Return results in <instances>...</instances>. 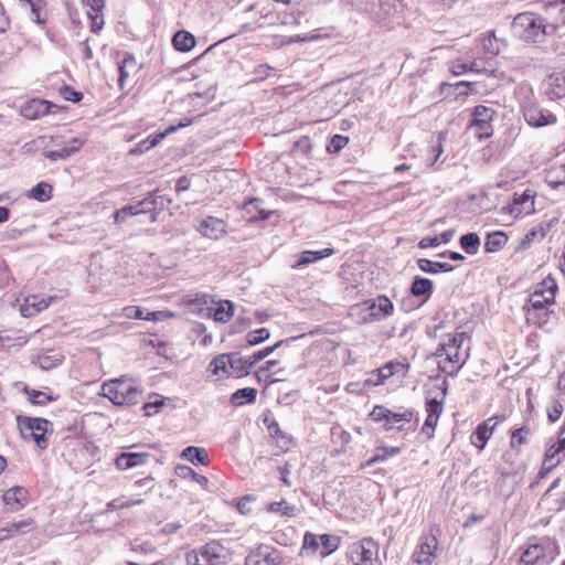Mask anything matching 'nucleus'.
I'll use <instances>...</instances> for the list:
<instances>
[{
	"label": "nucleus",
	"instance_id": "11",
	"mask_svg": "<svg viewBox=\"0 0 565 565\" xmlns=\"http://www.w3.org/2000/svg\"><path fill=\"white\" fill-rule=\"evenodd\" d=\"M58 106L45 99L33 98L21 108V115L30 120H35L49 114H55Z\"/></svg>",
	"mask_w": 565,
	"mask_h": 565
},
{
	"label": "nucleus",
	"instance_id": "30",
	"mask_svg": "<svg viewBox=\"0 0 565 565\" xmlns=\"http://www.w3.org/2000/svg\"><path fill=\"white\" fill-rule=\"evenodd\" d=\"M534 193L531 190H525L519 196L515 195L512 212L521 213H530L534 210Z\"/></svg>",
	"mask_w": 565,
	"mask_h": 565
},
{
	"label": "nucleus",
	"instance_id": "62",
	"mask_svg": "<svg viewBox=\"0 0 565 565\" xmlns=\"http://www.w3.org/2000/svg\"><path fill=\"white\" fill-rule=\"evenodd\" d=\"M437 417H434L431 415H427L426 420L422 427V433L427 435V438H433L435 433V427L438 423Z\"/></svg>",
	"mask_w": 565,
	"mask_h": 565
},
{
	"label": "nucleus",
	"instance_id": "29",
	"mask_svg": "<svg viewBox=\"0 0 565 565\" xmlns=\"http://www.w3.org/2000/svg\"><path fill=\"white\" fill-rule=\"evenodd\" d=\"M149 194L152 201V216L150 217V222L154 223L158 221L159 214L172 203V199L168 195L160 194L158 190L152 191Z\"/></svg>",
	"mask_w": 565,
	"mask_h": 565
},
{
	"label": "nucleus",
	"instance_id": "18",
	"mask_svg": "<svg viewBox=\"0 0 565 565\" xmlns=\"http://www.w3.org/2000/svg\"><path fill=\"white\" fill-rule=\"evenodd\" d=\"M140 66L132 53L126 52L121 61L118 62V86L120 89L125 88L126 79L131 75L138 73Z\"/></svg>",
	"mask_w": 565,
	"mask_h": 565
},
{
	"label": "nucleus",
	"instance_id": "9",
	"mask_svg": "<svg viewBox=\"0 0 565 565\" xmlns=\"http://www.w3.org/2000/svg\"><path fill=\"white\" fill-rule=\"evenodd\" d=\"M437 546L438 541L433 533L422 535L412 555V561L417 565H431L435 559Z\"/></svg>",
	"mask_w": 565,
	"mask_h": 565
},
{
	"label": "nucleus",
	"instance_id": "43",
	"mask_svg": "<svg viewBox=\"0 0 565 565\" xmlns=\"http://www.w3.org/2000/svg\"><path fill=\"white\" fill-rule=\"evenodd\" d=\"M264 423L267 425V429L273 438L281 439V448L288 449L289 444L291 443V438H289L279 427L278 423L274 419L269 422L268 418L264 419Z\"/></svg>",
	"mask_w": 565,
	"mask_h": 565
},
{
	"label": "nucleus",
	"instance_id": "2",
	"mask_svg": "<svg viewBox=\"0 0 565 565\" xmlns=\"http://www.w3.org/2000/svg\"><path fill=\"white\" fill-rule=\"evenodd\" d=\"M514 26L522 28V38L526 42L542 43L547 35L556 32V25L548 23L543 17L523 12L514 18Z\"/></svg>",
	"mask_w": 565,
	"mask_h": 565
},
{
	"label": "nucleus",
	"instance_id": "31",
	"mask_svg": "<svg viewBox=\"0 0 565 565\" xmlns=\"http://www.w3.org/2000/svg\"><path fill=\"white\" fill-rule=\"evenodd\" d=\"M508 243V236L504 232L498 231L487 235L484 242V249L488 253H495L501 250Z\"/></svg>",
	"mask_w": 565,
	"mask_h": 565
},
{
	"label": "nucleus",
	"instance_id": "49",
	"mask_svg": "<svg viewBox=\"0 0 565 565\" xmlns=\"http://www.w3.org/2000/svg\"><path fill=\"white\" fill-rule=\"evenodd\" d=\"M270 335V332L267 328H260L254 331H249L246 334V343L249 347L257 345L265 340H267Z\"/></svg>",
	"mask_w": 565,
	"mask_h": 565
},
{
	"label": "nucleus",
	"instance_id": "10",
	"mask_svg": "<svg viewBox=\"0 0 565 565\" xmlns=\"http://www.w3.org/2000/svg\"><path fill=\"white\" fill-rule=\"evenodd\" d=\"M409 364L398 361H390L384 364L382 367L377 369L373 372L372 376L366 381V383H371L374 386H379L385 383V381L393 375L402 374L405 376L408 372Z\"/></svg>",
	"mask_w": 565,
	"mask_h": 565
},
{
	"label": "nucleus",
	"instance_id": "7",
	"mask_svg": "<svg viewBox=\"0 0 565 565\" xmlns=\"http://www.w3.org/2000/svg\"><path fill=\"white\" fill-rule=\"evenodd\" d=\"M497 115V111L484 105H478L472 110V119L469 127L475 129V132L479 139H486L492 136L493 128L492 121Z\"/></svg>",
	"mask_w": 565,
	"mask_h": 565
},
{
	"label": "nucleus",
	"instance_id": "12",
	"mask_svg": "<svg viewBox=\"0 0 565 565\" xmlns=\"http://www.w3.org/2000/svg\"><path fill=\"white\" fill-rule=\"evenodd\" d=\"M552 559L551 544H531L522 554L521 562L525 565H534L542 561L548 563Z\"/></svg>",
	"mask_w": 565,
	"mask_h": 565
},
{
	"label": "nucleus",
	"instance_id": "6",
	"mask_svg": "<svg viewBox=\"0 0 565 565\" xmlns=\"http://www.w3.org/2000/svg\"><path fill=\"white\" fill-rule=\"evenodd\" d=\"M226 558V548L218 541H210L185 554L188 565H218Z\"/></svg>",
	"mask_w": 565,
	"mask_h": 565
},
{
	"label": "nucleus",
	"instance_id": "22",
	"mask_svg": "<svg viewBox=\"0 0 565 565\" xmlns=\"http://www.w3.org/2000/svg\"><path fill=\"white\" fill-rule=\"evenodd\" d=\"M554 315V311L551 309V307L540 309V310H532L527 313H525L526 322L529 324H533L540 329H544L550 331L551 330V319Z\"/></svg>",
	"mask_w": 565,
	"mask_h": 565
},
{
	"label": "nucleus",
	"instance_id": "45",
	"mask_svg": "<svg viewBox=\"0 0 565 565\" xmlns=\"http://www.w3.org/2000/svg\"><path fill=\"white\" fill-rule=\"evenodd\" d=\"M531 434V428L527 425H523L520 428L511 431L510 447L511 449H518L520 446L527 441V436Z\"/></svg>",
	"mask_w": 565,
	"mask_h": 565
},
{
	"label": "nucleus",
	"instance_id": "20",
	"mask_svg": "<svg viewBox=\"0 0 565 565\" xmlns=\"http://www.w3.org/2000/svg\"><path fill=\"white\" fill-rule=\"evenodd\" d=\"M492 419H486L478 424L476 429L470 436L471 444L479 450L484 449L488 440L491 438L494 431V425H491Z\"/></svg>",
	"mask_w": 565,
	"mask_h": 565
},
{
	"label": "nucleus",
	"instance_id": "55",
	"mask_svg": "<svg viewBox=\"0 0 565 565\" xmlns=\"http://www.w3.org/2000/svg\"><path fill=\"white\" fill-rule=\"evenodd\" d=\"M318 260V250H306L302 252L297 263L294 265V268H301L308 264L315 263Z\"/></svg>",
	"mask_w": 565,
	"mask_h": 565
},
{
	"label": "nucleus",
	"instance_id": "15",
	"mask_svg": "<svg viewBox=\"0 0 565 565\" xmlns=\"http://www.w3.org/2000/svg\"><path fill=\"white\" fill-rule=\"evenodd\" d=\"M26 497L28 491L23 487L15 486L3 493L2 500L9 511L18 512L26 505Z\"/></svg>",
	"mask_w": 565,
	"mask_h": 565
},
{
	"label": "nucleus",
	"instance_id": "34",
	"mask_svg": "<svg viewBox=\"0 0 565 565\" xmlns=\"http://www.w3.org/2000/svg\"><path fill=\"white\" fill-rule=\"evenodd\" d=\"M52 185L42 181L30 189L26 195L38 202H47L52 198Z\"/></svg>",
	"mask_w": 565,
	"mask_h": 565
},
{
	"label": "nucleus",
	"instance_id": "56",
	"mask_svg": "<svg viewBox=\"0 0 565 565\" xmlns=\"http://www.w3.org/2000/svg\"><path fill=\"white\" fill-rule=\"evenodd\" d=\"M154 487V479L151 476H148L142 479H138L134 482V488L139 491V493H147L152 490Z\"/></svg>",
	"mask_w": 565,
	"mask_h": 565
},
{
	"label": "nucleus",
	"instance_id": "42",
	"mask_svg": "<svg viewBox=\"0 0 565 565\" xmlns=\"http://www.w3.org/2000/svg\"><path fill=\"white\" fill-rule=\"evenodd\" d=\"M371 309L374 310L373 315L376 316L377 312L382 313V318L388 317L394 311L393 302L385 296H380L375 299Z\"/></svg>",
	"mask_w": 565,
	"mask_h": 565
},
{
	"label": "nucleus",
	"instance_id": "4",
	"mask_svg": "<svg viewBox=\"0 0 565 565\" xmlns=\"http://www.w3.org/2000/svg\"><path fill=\"white\" fill-rule=\"evenodd\" d=\"M468 338L466 332L448 334V349L446 358L438 361V369L449 375L456 376L465 365L469 354L462 356L461 347L463 341Z\"/></svg>",
	"mask_w": 565,
	"mask_h": 565
},
{
	"label": "nucleus",
	"instance_id": "57",
	"mask_svg": "<svg viewBox=\"0 0 565 565\" xmlns=\"http://www.w3.org/2000/svg\"><path fill=\"white\" fill-rule=\"evenodd\" d=\"M274 71L275 68L268 64H259L254 67L253 74L256 81H265Z\"/></svg>",
	"mask_w": 565,
	"mask_h": 565
},
{
	"label": "nucleus",
	"instance_id": "25",
	"mask_svg": "<svg viewBox=\"0 0 565 565\" xmlns=\"http://www.w3.org/2000/svg\"><path fill=\"white\" fill-rule=\"evenodd\" d=\"M245 565H276V563L270 556L268 547L259 546L246 556Z\"/></svg>",
	"mask_w": 565,
	"mask_h": 565
},
{
	"label": "nucleus",
	"instance_id": "3",
	"mask_svg": "<svg viewBox=\"0 0 565 565\" xmlns=\"http://www.w3.org/2000/svg\"><path fill=\"white\" fill-rule=\"evenodd\" d=\"M250 369L248 359L242 358L238 352L218 354L209 364V371L218 379L241 377L248 374Z\"/></svg>",
	"mask_w": 565,
	"mask_h": 565
},
{
	"label": "nucleus",
	"instance_id": "38",
	"mask_svg": "<svg viewBox=\"0 0 565 565\" xmlns=\"http://www.w3.org/2000/svg\"><path fill=\"white\" fill-rule=\"evenodd\" d=\"M177 131V127L169 126L163 132H157L147 137V139L142 140L139 145V151L143 152L150 150L156 147L162 139H164L168 135Z\"/></svg>",
	"mask_w": 565,
	"mask_h": 565
},
{
	"label": "nucleus",
	"instance_id": "40",
	"mask_svg": "<svg viewBox=\"0 0 565 565\" xmlns=\"http://www.w3.org/2000/svg\"><path fill=\"white\" fill-rule=\"evenodd\" d=\"M461 248L469 255H476L479 252L480 238L477 233H467L459 239Z\"/></svg>",
	"mask_w": 565,
	"mask_h": 565
},
{
	"label": "nucleus",
	"instance_id": "50",
	"mask_svg": "<svg viewBox=\"0 0 565 565\" xmlns=\"http://www.w3.org/2000/svg\"><path fill=\"white\" fill-rule=\"evenodd\" d=\"M534 291H541L543 295H546L547 298L553 297V300H555V295L557 291V284L556 280L547 276L537 287Z\"/></svg>",
	"mask_w": 565,
	"mask_h": 565
},
{
	"label": "nucleus",
	"instance_id": "21",
	"mask_svg": "<svg viewBox=\"0 0 565 565\" xmlns=\"http://www.w3.org/2000/svg\"><path fill=\"white\" fill-rule=\"evenodd\" d=\"M186 303L192 311H195L202 316L210 317L212 313V308L210 305L216 303V301L212 298L211 295L200 292L189 297Z\"/></svg>",
	"mask_w": 565,
	"mask_h": 565
},
{
	"label": "nucleus",
	"instance_id": "23",
	"mask_svg": "<svg viewBox=\"0 0 565 565\" xmlns=\"http://www.w3.org/2000/svg\"><path fill=\"white\" fill-rule=\"evenodd\" d=\"M434 291V284L430 279L416 276L411 285V294L414 297H424V301H427Z\"/></svg>",
	"mask_w": 565,
	"mask_h": 565
},
{
	"label": "nucleus",
	"instance_id": "17",
	"mask_svg": "<svg viewBox=\"0 0 565 565\" xmlns=\"http://www.w3.org/2000/svg\"><path fill=\"white\" fill-rule=\"evenodd\" d=\"M34 527L35 523L33 519H23L20 521L8 523L6 526L0 529V542L20 534L29 533Z\"/></svg>",
	"mask_w": 565,
	"mask_h": 565
},
{
	"label": "nucleus",
	"instance_id": "13",
	"mask_svg": "<svg viewBox=\"0 0 565 565\" xmlns=\"http://www.w3.org/2000/svg\"><path fill=\"white\" fill-rule=\"evenodd\" d=\"M565 458V426L561 428L558 441L552 445L545 452V468L551 472Z\"/></svg>",
	"mask_w": 565,
	"mask_h": 565
},
{
	"label": "nucleus",
	"instance_id": "39",
	"mask_svg": "<svg viewBox=\"0 0 565 565\" xmlns=\"http://www.w3.org/2000/svg\"><path fill=\"white\" fill-rule=\"evenodd\" d=\"M125 317L129 319H138V320H147L153 321L157 320V316L161 313L160 311L147 312L145 315V309L138 306H128L124 309Z\"/></svg>",
	"mask_w": 565,
	"mask_h": 565
},
{
	"label": "nucleus",
	"instance_id": "19",
	"mask_svg": "<svg viewBox=\"0 0 565 565\" xmlns=\"http://www.w3.org/2000/svg\"><path fill=\"white\" fill-rule=\"evenodd\" d=\"M150 455L148 452H121L115 460L118 470H128L130 468L142 466L148 462Z\"/></svg>",
	"mask_w": 565,
	"mask_h": 565
},
{
	"label": "nucleus",
	"instance_id": "52",
	"mask_svg": "<svg viewBox=\"0 0 565 565\" xmlns=\"http://www.w3.org/2000/svg\"><path fill=\"white\" fill-rule=\"evenodd\" d=\"M443 405V399H438L437 397L428 398L425 403L427 415L439 418L444 409Z\"/></svg>",
	"mask_w": 565,
	"mask_h": 565
},
{
	"label": "nucleus",
	"instance_id": "47",
	"mask_svg": "<svg viewBox=\"0 0 565 565\" xmlns=\"http://www.w3.org/2000/svg\"><path fill=\"white\" fill-rule=\"evenodd\" d=\"M267 510L281 516H294L297 509L295 505L288 504L286 500H281L269 503Z\"/></svg>",
	"mask_w": 565,
	"mask_h": 565
},
{
	"label": "nucleus",
	"instance_id": "60",
	"mask_svg": "<svg viewBox=\"0 0 565 565\" xmlns=\"http://www.w3.org/2000/svg\"><path fill=\"white\" fill-rule=\"evenodd\" d=\"M557 223H558V218L553 217L548 221H544V222L540 223L539 225L534 226V228L539 233V238L543 239L546 236V234L551 231V228Z\"/></svg>",
	"mask_w": 565,
	"mask_h": 565
},
{
	"label": "nucleus",
	"instance_id": "8",
	"mask_svg": "<svg viewBox=\"0 0 565 565\" xmlns=\"http://www.w3.org/2000/svg\"><path fill=\"white\" fill-rule=\"evenodd\" d=\"M380 546L372 537H364L352 547V561L356 565H373L379 558Z\"/></svg>",
	"mask_w": 565,
	"mask_h": 565
},
{
	"label": "nucleus",
	"instance_id": "27",
	"mask_svg": "<svg viewBox=\"0 0 565 565\" xmlns=\"http://www.w3.org/2000/svg\"><path fill=\"white\" fill-rule=\"evenodd\" d=\"M181 457L195 466H205L209 463V455L206 450L195 446H188L184 448L182 450Z\"/></svg>",
	"mask_w": 565,
	"mask_h": 565
},
{
	"label": "nucleus",
	"instance_id": "14",
	"mask_svg": "<svg viewBox=\"0 0 565 565\" xmlns=\"http://www.w3.org/2000/svg\"><path fill=\"white\" fill-rule=\"evenodd\" d=\"M524 119L530 126L536 128L556 122L555 115L534 105L524 108Z\"/></svg>",
	"mask_w": 565,
	"mask_h": 565
},
{
	"label": "nucleus",
	"instance_id": "35",
	"mask_svg": "<svg viewBox=\"0 0 565 565\" xmlns=\"http://www.w3.org/2000/svg\"><path fill=\"white\" fill-rule=\"evenodd\" d=\"M174 473L181 479H191L203 488H206L209 484V479L205 476L196 473L191 467L184 465H178L174 468Z\"/></svg>",
	"mask_w": 565,
	"mask_h": 565
},
{
	"label": "nucleus",
	"instance_id": "48",
	"mask_svg": "<svg viewBox=\"0 0 565 565\" xmlns=\"http://www.w3.org/2000/svg\"><path fill=\"white\" fill-rule=\"evenodd\" d=\"M414 417L413 411H405L403 413H394L390 409L386 423L384 424L385 429H392L395 424L401 422L409 423Z\"/></svg>",
	"mask_w": 565,
	"mask_h": 565
},
{
	"label": "nucleus",
	"instance_id": "51",
	"mask_svg": "<svg viewBox=\"0 0 565 565\" xmlns=\"http://www.w3.org/2000/svg\"><path fill=\"white\" fill-rule=\"evenodd\" d=\"M349 142V138L342 135H334L327 145V151L337 153L341 151Z\"/></svg>",
	"mask_w": 565,
	"mask_h": 565
},
{
	"label": "nucleus",
	"instance_id": "32",
	"mask_svg": "<svg viewBox=\"0 0 565 565\" xmlns=\"http://www.w3.org/2000/svg\"><path fill=\"white\" fill-rule=\"evenodd\" d=\"M257 390L254 387H244L235 391L231 395V403L234 406H243L244 404H250L256 401Z\"/></svg>",
	"mask_w": 565,
	"mask_h": 565
},
{
	"label": "nucleus",
	"instance_id": "46",
	"mask_svg": "<svg viewBox=\"0 0 565 565\" xmlns=\"http://www.w3.org/2000/svg\"><path fill=\"white\" fill-rule=\"evenodd\" d=\"M23 392L29 396L30 402L34 405L44 406L47 403L54 401V397L46 394L45 392L30 388L26 385L24 386Z\"/></svg>",
	"mask_w": 565,
	"mask_h": 565
},
{
	"label": "nucleus",
	"instance_id": "26",
	"mask_svg": "<svg viewBox=\"0 0 565 565\" xmlns=\"http://www.w3.org/2000/svg\"><path fill=\"white\" fill-rule=\"evenodd\" d=\"M418 268L427 274H438V273H449L455 269V267L449 263L444 262H434L427 258H419L417 260Z\"/></svg>",
	"mask_w": 565,
	"mask_h": 565
},
{
	"label": "nucleus",
	"instance_id": "59",
	"mask_svg": "<svg viewBox=\"0 0 565 565\" xmlns=\"http://www.w3.org/2000/svg\"><path fill=\"white\" fill-rule=\"evenodd\" d=\"M163 405L164 402L162 399H156L154 402L145 403L142 406L145 416L150 417L156 415Z\"/></svg>",
	"mask_w": 565,
	"mask_h": 565
},
{
	"label": "nucleus",
	"instance_id": "44",
	"mask_svg": "<svg viewBox=\"0 0 565 565\" xmlns=\"http://www.w3.org/2000/svg\"><path fill=\"white\" fill-rule=\"evenodd\" d=\"M401 452V448L399 447H382V448H377L374 456L371 457L367 461H366V466H372L376 462H380V461H385L386 459L391 458V457H394L396 455H398Z\"/></svg>",
	"mask_w": 565,
	"mask_h": 565
},
{
	"label": "nucleus",
	"instance_id": "53",
	"mask_svg": "<svg viewBox=\"0 0 565 565\" xmlns=\"http://www.w3.org/2000/svg\"><path fill=\"white\" fill-rule=\"evenodd\" d=\"M281 344V341H278L271 347L264 348L257 352H255L252 356L248 358V362L250 363V367H254V365L262 361L263 359L270 355L279 345Z\"/></svg>",
	"mask_w": 565,
	"mask_h": 565
},
{
	"label": "nucleus",
	"instance_id": "63",
	"mask_svg": "<svg viewBox=\"0 0 565 565\" xmlns=\"http://www.w3.org/2000/svg\"><path fill=\"white\" fill-rule=\"evenodd\" d=\"M388 414H390L388 408H386L383 405H376V406H374L370 416L374 422H383L384 420L386 423Z\"/></svg>",
	"mask_w": 565,
	"mask_h": 565
},
{
	"label": "nucleus",
	"instance_id": "16",
	"mask_svg": "<svg viewBox=\"0 0 565 565\" xmlns=\"http://www.w3.org/2000/svg\"><path fill=\"white\" fill-rule=\"evenodd\" d=\"M199 232L207 238L218 239L226 233V224L221 218L206 216L202 220Z\"/></svg>",
	"mask_w": 565,
	"mask_h": 565
},
{
	"label": "nucleus",
	"instance_id": "36",
	"mask_svg": "<svg viewBox=\"0 0 565 565\" xmlns=\"http://www.w3.org/2000/svg\"><path fill=\"white\" fill-rule=\"evenodd\" d=\"M263 200L258 198H253L248 202L245 203V210L247 213L255 212L256 214L250 216L252 221H264L269 217V215L273 213V211H266L262 209Z\"/></svg>",
	"mask_w": 565,
	"mask_h": 565
},
{
	"label": "nucleus",
	"instance_id": "1",
	"mask_svg": "<svg viewBox=\"0 0 565 565\" xmlns=\"http://www.w3.org/2000/svg\"><path fill=\"white\" fill-rule=\"evenodd\" d=\"M100 395L116 406H132L140 402L142 387L138 380L122 375L104 382Z\"/></svg>",
	"mask_w": 565,
	"mask_h": 565
},
{
	"label": "nucleus",
	"instance_id": "58",
	"mask_svg": "<svg viewBox=\"0 0 565 565\" xmlns=\"http://www.w3.org/2000/svg\"><path fill=\"white\" fill-rule=\"evenodd\" d=\"M45 158H47L50 161L55 162L58 160H65L68 157H71L70 151L66 149V147H62L57 150H50L44 152Z\"/></svg>",
	"mask_w": 565,
	"mask_h": 565
},
{
	"label": "nucleus",
	"instance_id": "41",
	"mask_svg": "<svg viewBox=\"0 0 565 565\" xmlns=\"http://www.w3.org/2000/svg\"><path fill=\"white\" fill-rule=\"evenodd\" d=\"M139 214H142V209L140 206V202L138 201L135 204L125 205L117 210L114 213V218L116 223H124L129 216Z\"/></svg>",
	"mask_w": 565,
	"mask_h": 565
},
{
	"label": "nucleus",
	"instance_id": "61",
	"mask_svg": "<svg viewBox=\"0 0 565 565\" xmlns=\"http://www.w3.org/2000/svg\"><path fill=\"white\" fill-rule=\"evenodd\" d=\"M542 238H539V233L533 227L531 228L526 234L525 236L521 239L520 242V245H519V248L520 249H527L530 248L531 244L534 242V241H541Z\"/></svg>",
	"mask_w": 565,
	"mask_h": 565
},
{
	"label": "nucleus",
	"instance_id": "33",
	"mask_svg": "<svg viewBox=\"0 0 565 565\" xmlns=\"http://www.w3.org/2000/svg\"><path fill=\"white\" fill-rule=\"evenodd\" d=\"M234 311V305L231 300H221L217 302V307L212 309L211 316L217 322H227L232 319Z\"/></svg>",
	"mask_w": 565,
	"mask_h": 565
},
{
	"label": "nucleus",
	"instance_id": "28",
	"mask_svg": "<svg viewBox=\"0 0 565 565\" xmlns=\"http://www.w3.org/2000/svg\"><path fill=\"white\" fill-rule=\"evenodd\" d=\"M172 44L179 52H189L195 45V38L188 31H178L172 38Z\"/></svg>",
	"mask_w": 565,
	"mask_h": 565
},
{
	"label": "nucleus",
	"instance_id": "24",
	"mask_svg": "<svg viewBox=\"0 0 565 565\" xmlns=\"http://www.w3.org/2000/svg\"><path fill=\"white\" fill-rule=\"evenodd\" d=\"M554 303L555 300H553L552 296L551 298H547L546 295H543L541 291H533L523 306V310L525 313H527L532 310H540L552 307Z\"/></svg>",
	"mask_w": 565,
	"mask_h": 565
},
{
	"label": "nucleus",
	"instance_id": "5",
	"mask_svg": "<svg viewBox=\"0 0 565 565\" xmlns=\"http://www.w3.org/2000/svg\"><path fill=\"white\" fill-rule=\"evenodd\" d=\"M15 420L18 429L24 438H32L40 449H46L49 447L46 435L53 431L50 420L25 415H18Z\"/></svg>",
	"mask_w": 565,
	"mask_h": 565
},
{
	"label": "nucleus",
	"instance_id": "64",
	"mask_svg": "<svg viewBox=\"0 0 565 565\" xmlns=\"http://www.w3.org/2000/svg\"><path fill=\"white\" fill-rule=\"evenodd\" d=\"M563 413V405L559 401L554 399L551 408L547 409V417L550 422L554 423L559 419Z\"/></svg>",
	"mask_w": 565,
	"mask_h": 565
},
{
	"label": "nucleus",
	"instance_id": "37",
	"mask_svg": "<svg viewBox=\"0 0 565 565\" xmlns=\"http://www.w3.org/2000/svg\"><path fill=\"white\" fill-rule=\"evenodd\" d=\"M341 537L333 534H320V556L324 557L338 550Z\"/></svg>",
	"mask_w": 565,
	"mask_h": 565
},
{
	"label": "nucleus",
	"instance_id": "54",
	"mask_svg": "<svg viewBox=\"0 0 565 565\" xmlns=\"http://www.w3.org/2000/svg\"><path fill=\"white\" fill-rule=\"evenodd\" d=\"M60 94L65 100H70L73 103H78L83 99V94L78 90H75L73 87L68 85H63L60 88Z\"/></svg>",
	"mask_w": 565,
	"mask_h": 565
}]
</instances>
